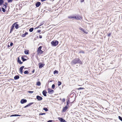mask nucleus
<instances>
[{
    "instance_id": "obj_11",
    "label": "nucleus",
    "mask_w": 122,
    "mask_h": 122,
    "mask_svg": "<svg viewBox=\"0 0 122 122\" xmlns=\"http://www.w3.org/2000/svg\"><path fill=\"white\" fill-rule=\"evenodd\" d=\"M17 62L20 64H21L23 63V62L21 61V60L20 59L19 57H17Z\"/></svg>"
},
{
    "instance_id": "obj_19",
    "label": "nucleus",
    "mask_w": 122,
    "mask_h": 122,
    "mask_svg": "<svg viewBox=\"0 0 122 122\" xmlns=\"http://www.w3.org/2000/svg\"><path fill=\"white\" fill-rule=\"evenodd\" d=\"M20 77L18 75H15L14 77V78L15 80H17Z\"/></svg>"
},
{
    "instance_id": "obj_13",
    "label": "nucleus",
    "mask_w": 122,
    "mask_h": 122,
    "mask_svg": "<svg viewBox=\"0 0 122 122\" xmlns=\"http://www.w3.org/2000/svg\"><path fill=\"white\" fill-rule=\"evenodd\" d=\"M41 3L39 2H37L35 3L36 6L37 7H39L41 5Z\"/></svg>"
},
{
    "instance_id": "obj_44",
    "label": "nucleus",
    "mask_w": 122,
    "mask_h": 122,
    "mask_svg": "<svg viewBox=\"0 0 122 122\" xmlns=\"http://www.w3.org/2000/svg\"><path fill=\"white\" fill-rule=\"evenodd\" d=\"M13 45V43L12 42H11L10 43V46H12Z\"/></svg>"
},
{
    "instance_id": "obj_56",
    "label": "nucleus",
    "mask_w": 122,
    "mask_h": 122,
    "mask_svg": "<svg viewBox=\"0 0 122 122\" xmlns=\"http://www.w3.org/2000/svg\"><path fill=\"white\" fill-rule=\"evenodd\" d=\"M46 0H41V1L42 2H43Z\"/></svg>"
},
{
    "instance_id": "obj_30",
    "label": "nucleus",
    "mask_w": 122,
    "mask_h": 122,
    "mask_svg": "<svg viewBox=\"0 0 122 122\" xmlns=\"http://www.w3.org/2000/svg\"><path fill=\"white\" fill-rule=\"evenodd\" d=\"M5 8H4L3 7H2L1 8V9L2 10V11L4 12H5L6 11V10L5 9Z\"/></svg>"
},
{
    "instance_id": "obj_46",
    "label": "nucleus",
    "mask_w": 122,
    "mask_h": 122,
    "mask_svg": "<svg viewBox=\"0 0 122 122\" xmlns=\"http://www.w3.org/2000/svg\"><path fill=\"white\" fill-rule=\"evenodd\" d=\"M73 16H68V17L69 18H73Z\"/></svg>"
},
{
    "instance_id": "obj_18",
    "label": "nucleus",
    "mask_w": 122,
    "mask_h": 122,
    "mask_svg": "<svg viewBox=\"0 0 122 122\" xmlns=\"http://www.w3.org/2000/svg\"><path fill=\"white\" fill-rule=\"evenodd\" d=\"M14 24H15V28L16 29H18L19 28V25L18 24H16V22Z\"/></svg>"
},
{
    "instance_id": "obj_33",
    "label": "nucleus",
    "mask_w": 122,
    "mask_h": 122,
    "mask_svg": "<svg viewBox=\"0 0 122 122\" xmlns=\"http://www.w3.org/2000/svg\"><path fill=\"white\" fill-rule=\"evenodd\" d=\"M24 73L25 74H27L29 73V72H28V71L26 70L24 72Z\"/></svg>"
},
{
    "instance_id": "obj_12",
    "label": "nucleus",
    "mask_w": 122,
    "mask_h": 122,
    "mask_svg": "<svg viewBox=\"0 0 122 122\" xmlns=\"http://www.w3.org/2000/svg\"><path fill=\"white\" fill-rule=\"evenodd\" d=\"M34 103V102H31L28 104L27 105L25 106L24 107V108H26L27 107H28L29 106H31L32 104H33Z\"/></svg>"
},
{
    "instance_id": "obj_54",
    "label": "nucleus",
    "mask_w": 122,
    "mask_h": 122,
    "mask_svg": "<svg viewBox=\"0 0 122 122\" xmlns=\"http://www.w3.org/2000/svg\"><path fill=\"white\" fill-rule=\"evenodd\" d=\"M39 27H40V26H38V27H36L35 28V29H37V28H39Z\"/></svg>"
},
{
    "instance_id": "obj_40",
    "label": "nucleus",
    "mask_w": 122,
    "mask_h": 122,
    "mask_svg": "<svg viewBox=\"0 0 122 122\" xmlns=\"http://www.w3.org/2000/svg\"><path fill=\"white\" fill-rule=\"evenodd\" d=\"M111 33H109V34H107V36L108 37H110L111 36Z\"/></svg>"
},
{
    "instance_id": "obj_34",
    "label": "nucleus",
    "mask_w": 122,
    "mask_h": 122,
    "mask_svg": "<svg viewBox=\"0 0 122 122\" xmlns=\"http://www.w3.org/2000/svg\"><path fill=\"white\" fill-rule=\"evenodd\" d=\"M82 53L83 54H84L85 53V52L84 51H83L82 50H80V51L79 52V53Z\"/></svg>"
},
{
    "instance_id": "obj_50",
    "label": "nucleus",
    "mask_w": 122,
    "mask_h": 122,
    "mask_svg": "<svg viewBox=\"0 0 122 122\" xmlns=\"http://www.w3.org/2000/svg\"><path fill=\"white\" fill-rule=\"evenodd\" d=\"M39 37L40 39L42 37V36H41V35H39Z\"/></svg>"
},
{
    "instance_id": "obj_26",
    "label": "nucleus",
    "mask_w": 122,
    "mask_h": 122,
    "mask_svg": "<svg viewBox=\"0 0 122 122\" xmlns=\"http://www.w3.org/2000/svg\"><path fill=\"white\" fill-rule=\"evenodd\" d=\"M58 71L55 70L54 71V74H57L58 73Z\"/></svg>"
},
{
    "instance_id": "obj_43",
    "label": "nucleus",
    "mask_w": 122,
    "mask_h": 122,
    "mask_svg": "<svg viewBox=\"0 0 122 122\" xmlns=\"http://www.w3.org/2000/svg\"><path fill=\"white\" fill-rule=\"evenodd\" d=\"M33 92H34L33 91H28V92L30 93H32Z\"/></svg>"
},
{
    "instance_id": "obj_28",
    "label": "nucleus",
    "mask_w": 122,
    "mask_h": 122,
    "mask_svg": "<svg viewBox=\"0 0 122 122\" xmlns=\"http://www.w3.org/2000/svg\"><path fill=\"white\" fill-rule=\"evenodd\" d=\"M34 29V28H30L29 29V31L30 32H32L33 30Z\"/></svg>"
},
{
    "instance_id": "obj_61",
    "label": "nucleus",
    "mask_w": 122,
    "mask_h": 122,
    "mask_svg": "<svg viewBox=\"0 0 122 122\" xmlns=\"http://www.w3.org/2000/svg\"><path fill=\"white\" fill-rule=\"evenodd\" d=\"M24 69H26V68H24Z\"/></svg>"
},
{
    "instance_id": "obj_7",
    "label": "nucleus",
    "mask_w": 122,
    "mask_h": 122,
    "mask_svg": "<svg viewBox=\"0 0 122 122\" xmlns=\"http://www.w3.org/2000/svg\"><path fill=\"white\" fill-rule=\"evenodd\" d=\"M58 118L61 122H67L65 119L62 118L58 117Z\"/></svg>"
},
{
    "instance_id": "obj_31",
    "label": "nucleus",
    "mask_w": 122,
    "mask_h": 122,
    "mask_svg": "<svg viewBox=\"0 0 122 122\" xmlns=\"http://www.w3.org/2000/svg\"><path fill=\"white\" fill-rule=\"evenodd\" d=\"M61 81H58V86H59L61 84Z\"/></svg>"
},
{
    "instance_id": "obj_21",
    "label": "nucleus",
    "mask_w": 122,
    "mask_h": 122,
    "mask_svg": "<svg viewBox=\"0 0 122 122\" xmlns=\"http://www.w3.org/2000/svg\"><path fill=\"white\" fill-rule=\"evenodd\" d=\"M29 50H25L24 51L25 54L26 55H28L29 54Z\"/></svg>"
},
{
    "instance_id": "obj_9",
    "label": "nucleus",
    "mask_w": 122,
    "mask_h": 122,
    "mask_svg": "<svg viewBox=\"0 0 122 122\" xmlns=\"http://www.w3.org/2000/svg\"><path fill=\"white\" fill-rule=\"evenodd\" d=\"M15 26V24H13L11 27L10 33H12L14 29Z\"/></svg>"
},
{
    "instance_id": "obj_37",
    "label": "nucleus",
    "mask_w": 122,
    "mask_h": 122,
    "mask_svg": "<svg viewBox=\"0 0 122 122\" xmlns=\"http://www.w3.org/2000/svg\"><path fill=\"white\" fill-rule=\"evenodd\" d=\"M44 21H43L40 24V25L39 26H40L41 25H43L44 24Z\"/></svg>"
},
{
    "instance_id": "obj_41",
    "label": "nucleus",
    "mask_w": 122,
    "mask_h": 122,
    "mask_svg": "<svg viewBox=\"0 0 122 122\" xmlns=\"http://www.w3.org/2000/svg\"><path fill=\"white\" fill-rule=\"evenodd\" d=\"M84 89V88L83 87H81L77 89L78 90H82V89Z\"/></svg>"
},
{
    "instance_id": "obj_39",
    "label": "nucleus",
    "mask_w": 122,
    "mask_h": 122,
    "mask_svg": "<svg viewBox=\"0 0 122 122\" xmlns=\"http://www.w3.org/2000/svg\"><path fill=\"white\" fill-rule=\"evenodd\" d=\"M13 0H7L8 3H11Z\"/></svg>"
},
{
    "instance_id": "obj_58",
    "label": "nucleus",
    "mask_w": 122,
    "mask_h": 122,
    "mask_svg": "<svg viewBox=\"0 0 122 122\" xmlns=\"http://www.w3.org/2000/svg\"><path fill=\"white\" fill-rule=\"evenodd\" d=\"M52 81V80H51L50 81V82H51Z\"/></svg>"
},
{
    "instance_id": "obj_8",
    "label": "nucleus",
    "mask_w": 122,
    "mask_h": 122,
    "mask_svg": "<svg viewBox=\"0 0 122 122\" xmlns=\"http://www.w3.org/2000/svg\"><path fill=\"white\" fill-rule=\"evenodd\" d=\"M36 99L39 101H41L43 99L39 95H37L36 96Z\"/></svg>"
},
{
    "instance_id": "obj_35",
    "label": "nucleus",
    "mask_w": 122,
    "mask_h": 122,
    "mask_svg": "<svg viewBox=\"0 0 122 122\" xmlns=\"http://www.w3.org/2000/svg\"><path fill=\"white\" fill-rule=\"evenodd\" d=\"M55 87V85L54 84H53L51 86V88L53 89H54V88Z\"/></svg>"
},
{
    "instance_id": "obj_17",
    "label": "nucleus",
    "mask_w": 122,
    "mask_h": 122,
    "mask_svg": "<svg viewBox=\"0 0 122 122\" xmlns=\"http://www.w3.org/2000/svg\"><path fill=\"white\" fill-rule=\"evenodd\" d=\"M21 59L23 62L26 61L27 60V59L24 58V56H21Z\"/></svg>"
},
{
    "instance_id": "obj_15",
    "label": "nucleus",
    "mask_w": 122,
    "mask_h": 122,
    "mask_svg": "<svg viewBox=\"0 0 122 122\" xmlns=\"http://www.w3.org/2000/svg\"><path fill=\"white\" fill-rule=\"evenodd\" d=\"M79 29L80 30L82 31L84 33L86 34H87L88 33V32H86V31H85V30L84 29L81 28V27H79Z\"/></svg>"
},
{
    "instance_id": "obj_55",
    "label": "nucleus",
    "mask_w": 122,
    "mask_h": 122,
    "mask_svg": "<svg viewBox=\"0 0 122 122\" xmlns=\"http://www.w3.org/2000/svg\"><path fill=\"white\" fill-rule=\"evenodd\" d=\"M10 45H8V48H9V47H10Z\"/></svg>"
},
{
    "instance_id": "obj_47",
    "label": "nucleus",
    "mask_w": 122,
    "mask_h": 122,
    "mask_svg": "<svg viewBox=\"0 0 122 122\" xmlns=\"http://www.w3.org/2000/svg\"><path fill=\"white\" fill-rule=\"evenodd\" d=\"M53 121L52 120H50L48 121L47 122H52Z\"/></svg>"
},
{
    "instance_id": "obj_20",
    "label": "nucleus",
    "mask_w": 122,
    "mask_h": 122,
    "mask_svg": "<svg viewBox=\"0 0 122 122\" xmlns=\"http://www.w3.org/2000/svg\"><path fill=\"white\" fill-rule=\"evenodd\" d=\"M37 54L39 55L41 54H42L43 53V51L42 50H41L37 51Z\"/></svg>"
},
{
    "instance_id": "obj_32",
    "label": "nucleus",
    "mask_w": 122,
    "mask_h": 122,
    "mask_svg": "<svg viewBox=\"0 0 122 122\" xmlns=\"http://www.w3.org/2000/svg\"><path fill=\"white\" fill-rule=\"evenodd\" d=\"M76 19L77 20H80V16L79 15H76Z\"/></svg>"
},
{
    "instance_id": "obj_16",
    "label": "nucleus",
    "mask_w": 122,
    "mask_h": 122,
    "mask_svg": "<svg viewBox=\"0 0 122 122\" xmlns=\"http://www.w3.org/2000/svg\"><path fill=\"white\" fill-rule=\"evenodd\" d=\"M70 98L69 97L68 98H67V99L66 100H67L66 101V105H67L68 106L69 104L71 103V102H70Z\"/></svg>"
},
{
    "instance_id": "obj_5",
    "label": "nucleus",
    "mask_w": 122,
    "mask_h": 122,
    "mask_svg": "<svg viewBox=\"0 0 122 122\" xmlns=\"http://www.w3.org/2000/svg\"><path fill=\"white\" fill-rule=\"evenodd\" d=\"M27 102V100L26 99H21L20 101V103L22 104H23L26 103Z\"/></svg>"
},
{
    "instance_id": "obj_59",
    "label": "nucleus",
    "mask_w": 122,
    "mask_h": 122,
    "mask_svg": "<svg viewBox=\"0 0 122 122\" xmlns=\"http://www.w3.org/2000/svg\"><path fill=\"white\" fill-rule=\"evenodd\" d=\"M36 37H37V38H38V36H36Z\"/></svg>"
},
{
    "instance_id": "obj_52",
    "label": "nucleus",
    "mask_w": 122,
    "mask_h": 122,
    "mask_svg": "<svg viewBox=\"0 0 122 122\" xmlns=\"http://www.w3.org/2000/svg\"><path fill=\"white\" fill-rule=\"evenodd\" d=\"M35 71V69H33V70H32V73H34V72Z\"/></svg>"
},
{
    "instance_id": "obj_45",
    "label": "nucleus",
    "mask_w": 122,
    "mask_h": 122,
    "mask_svg": "<svg viewBox=\"0 0 122 122\" xmlns=\"http://www.w3.org/2000/svg\"><path fill=\"white\" fill-rule=\"evenodd\" d=\"M65 101V98H63L62 99V102H64Z\"/></svg>"
},
{
    "instance_id": "obj_24",
    "label": "nucleus",
    "mask_w": 122,
    "mask_h": 122,
    "mask_svg": "<svg viewBox=\"0 0 122 122\" xmlns=\"http://www.w3.org/2000/svg\"><path fill=\"white\" fill-rule=\"evenodd\" d=\"M4 2V0H0V5L1 6L2 5Z\"/></svg>"
},
{
    "instance_id": "obj_2",
    "label": "nucleus",
    "mask_w": 122,
    "mask_h": 122,
    "mask_svg": "<svg viewBox=\"0 0 122 122\" xmlns=\"http://www.w3.org/2000/svg\"><path fill=\"white\" fill-rule=\"evenodd\" d=\"M58 43V41L57 40L53 41H51V44L52 46H55L57 45Z\"/></svg>"
},
{
    "instance_id": "obj_1",
    "label": "nucleus",
    "mask_w": 122,
    "mask_h": 122,
    "mask_svg": "<svg viewBox=\"0 0 122 122\" xmlns=\"http://www.w3.org/2000/svg\"><path fill=\"white\" fill-rule=\"evenodd\" d=\"M71 63L73 65H75L77 64L81 65L83 64L82 62L79 58H76L73 59L71 61Z\"/></svg>"
},
{
    "instance_id": "obj_27",
    "label": "nucleus",
    "mask_w": 122,
    "mask_h": 122,
    "mask_svg": "<svg viewBox=\"0 0 122 122\" xmlns=\"http://www.w3.org/2000/svg\"><path fill=\"white\" fill-rule=\"evenodd\" d=\"M43 109L46 112H47L48 111V109L46 107H43Z\"/></svg>"
},
{
    "instance_id": "obj_42",
    "label": "nucleus",
    "mask_w": 122,
    "mask_h": 122,
    "mask_svg": "<svg viewBox=\"0 0 122 122\" xmlns=\"http://www.w3.org/2000/svg\"><path fill=\"white\" fill-rule=\"evenodd\" d=\"M14 117H18V116H21L20 115H18V114H14Z\"/></svg>"
},
{
    "instance_id": "obj_38",
    "label": "nucleus",
    "mask_w": 122,
    "mask_h": 122,
    "mask_svg": "<svg viewBox=\"0 0 122 122\" xmlns=\"http://www.w3.org/2000/svg\"><path fill=\"white\" fill-rule=\"evenodd\" d=\"M118 118L120 121H122V117H121L119 116H118Z\"/></svg>"
},
{
    "instance_id": "obj_57",
    "label": "nucleus",
    "mask_w": 122,
    "mask_h": 122,
    "mask_svg": "<svg viewBox=\"0 0 122 122\" xmlns=\"http://www.w3.org/2000/svg\"><path fill=\"white\" fill-rule=\"evenodd\" d=\"M0 12H1V9L0 7Z\"/></svg>"
},
{
    "instance_id": "obj_14",
    "label": "nucleus",
    "mask_w": 122,
    "mask_h": 122,
    "mask_svg": "<svg viewBox=\"0 0 122 122\" xmlns=\"http://www.w3.org/2000/svg\"><path fill=\"white\" fill-rule=\"evenodd\" d=\"M47 93V92L45 90H43L42 92V94L43 96L45 97L46 96V93Z\"/></svg>"
},
{
    "instance_id": "obj_53",
    "label": "nucleus",
    "mask_w": 122,
    "mask_h": 122,
    "mask_svg": "<svg viewBox=\"0 0 122 122\" xmlns=\"http://www.w3.org/2000/svg\"><path fill=\"white\" fill-rule=\"evenodd\" d=\"M10 117H14V115H12L10 116Z\"/></svg>"
},
{
    "instance_id": "obj_49",
    "label": "nucleus",
    "mask_w": 122,
    "mask_h": 122,
    "mask_svg": "<svg viewBox=\"0 0 122 122\" xmlns=\"http://www.w3.org/2000/svg\"><path fill=\"white\" fill-rule=\"evenodd\" d=\"M73 18L76 19V16H73Z\"/></svg>"
},
{
    "instance_id": "obj_51",
    "label": "nucleus",
    "mask_w": 122,
    "mask_h": 122,
    "mask_svg": "<svg viewBox=\"0 0 122 122\" xmlns=\"http://www.w3.org/2000/svg\"><path fill=\"white\" fill-rule=\"evenodd\" d=\"M84 0H81L80 1L82 3L84 2Z\"/></svg>"
},
{
    "instance_id": "obj_4",
    "label": "nucleus",
    "mask_w": 122,
    "mask_h": 122,
    "mask_svg": "<svg viewBox=\"0 0 122 122\" xmlns=\"http://www.w3.org/2000/svg\"><path fill=\"white\" fill-rule=\"evenodd\" d=\"M68 106L67 105H66L65 107H63V108L62 111L63 112H65L67 109L68 108Z\"/></svg>"
},
{
    "instance_id": "obj_48",
    "label": "nucleus",
    "mask_w": 122,
    "mask_h": 122,
    "mask_svg": "<svg viewBox=\"0 0 122 122\" xmlns=\"http://www.w3.org/2000/svg\"><path fill=\"white\" fill-rule=\"evenodd\" d=\"M41 32V30H38L37 31V32L38 33L40 32Z\"/></svg>"
},
{
    "instance_id": "obj_60",
    "label": "nucleus",
    "mask_w": 122,
    "mask_h": 122,
    "mask_svg": "<svg viewBox=\"0 0 122 122\" xmlns=\"http://www.w3.org/2000/svg\"><path fill=\"white\" fill-rule=\"evenodd\" d=\"M24 56V57H26V56Z\"/></svg>"
},
{
    "instance_id": "obj_6",
    "label": "nucleus",
    "mask_w": 122,
    "mask_h": 122,
    "mask_svg": "<svg viewBox=\"0 0 122 122\" xmlns=\"http://www.w3.org/2000/svg\"><path fill=\"white\" fill-rule=\"evenodd\" d=\"M39 68H41L43 67L45 65V64L42 63L41 62H40L39 63Z\"/></svg>"
},
{
    "instance_id": "obj_62",
    "label": "nucleus",
    "mask_w": 122,
    "mask_h": 122,
    "mask_svg": "<svg viewBox=\"0 0 122 122\" xmlns=\"http://www.w3.org/2000/svg\"><path fill=\"white\" fill-rule=\"evenodd\" d=\"M5 7V6H4V7Z\"/></svg>"
},
{
    "instance_id": "obj_25",
    "label": "nucleus",
    "mask_w": 122,
    "mask_h": 122,
    "mask_svg": "<svg viewBox=\"0 0 122 122\" xmlns=\"http://www.w3.org/2000/svg\"><path fill=\"white\" fill-rule=\"evenodd\" d=\"M41 83L40 81H38L36 83V85L38 86H40L41 85Z\"/></svg>"
},
{
    "instance_id": "obj_10",
    "label": "nucleus",
    "mask_w": 122,
    "mask_h": 122,
    "mask_svg": "<svg viewBox=\"0 0 122 122\" xmlns=\"http://www.w3.org/2000/svg\"><path fill=\"white\" fill-rule=\"evenodd\" d=\"M24 67H25L24 66H21L20 68V73L22 74L23 73V69Z\"/></svg>"
},
{
    "instance_id": "obj_23",
    "label": "nucleus",
    "mask_w": 122,
    "mask_h": 122,
    "mask_svg": "<svg viewBox=\"0 0 122 122\" xmlns=\"http://www.w3.org/2000/svg\"><path fill=\"white\" fill-rule=\"evenodd\" d=\"M8 4L7 2H5V4H2V6L3 7H4V6H5V8L6 9L7 7V5Z\"/></svg>"
},
{
    "instance_id": "obj_22",
    "label": "nucleus",
    "mask_w": 122,
    "mask_h": 122,
    "mask_svg": "<svg viewBox=\"0 0 122 122\" xmlns=\"http://www.w3.org/2000/svg\"><path fill=\"white\" fill-rule=\"evenodd\" d=\"M28 32H26L25 33L22 34L21 35V37H24L26 35H27L28 34Z\"/></svg>"
},
{
    "instance_id": "obj_36",
    "label": "nucleus",
    "mask_w": 122,
    "mask_h": 122,
    "mask_svg": "<svg viewBox=\"0 0 122 122\" xmlns=\"http://www.w3.org/2000/svg\"><path fill=\"white\" fill-rule=\"evenodd\" d=\"M46 113H40L39 114V115H45Z\"/></svg>"
},
{
    "instance_id": "obj_3",
    "label": "nucleus",
    "mask_w": 122,
    "mask_h": 122,
    "mask_svg": "<svg viewBox=\"0 0 122 122\" xmlns=\"http://www.w3.org/2000/svg\"><path fill=\"white\" fill-rule=\"evenodd\" d=\"M48 92L50 94H52L54 92V91L53 90L50 89V88H48L47 89Z\"/></svg>"
},
{
    "instance_id": "obj_29",
    "label": "nucleus",
    "mask_w": 122,
    "mask_h": 122,
    "mask_svg": "<svg viewBox=\"0 0 122 122\" xmlns=\"http://www.w3.org/2000/svg\"><path fill=\"white\" fill-rule=\"evenodd\" d=\"M41 48H42V46H40L38 48L37 51H39L41 50Z\"/></svg>"
},
{
    "instance_id": "obj_63",
    "label": "nucleus",
    "mask_w": 122,
    "mask_h": 122,
    "mask_svg": "<svg viewBox=\"0 0 122 122\" xmlns=\"http://www.w3.org/2000/svg\"><path fill=\"white\" fill-rule=\"evenodd\" d=\"M0 74H1V73H0Z\"/></svg>"
}]
</instances>
